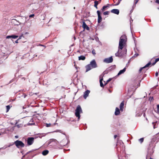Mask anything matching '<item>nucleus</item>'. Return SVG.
<instances>
[{
	"label": "nucleus",
	"mask_w": 159,
	"mask_h": 159,
	"mask_svg": "<svg viewBox=\"0 0 159 159\" xmlns=\"http://www.w3.org/2000/svg\"><path fill=\"white\" fill-rule=\"evenodd\" d=\"M97 14L98 16V23H100L102 21V18L101 16V11L99 10H98L97 11Z\"/></svg>",
	"instance_id": "423d86ee"
},
{
	"label": "nucleus",
	"mask_w": 159,
	"mask_h": 159,
	"mask_svg": "<svg viewBox=\"0 0 159 159\" xmlns=\"http://www.w3.org/2000/svg\"><path fill=\"white\" fill-rule=\"evenodd\" d=\"M94 3V7H96V9H98L97 6L99 3L98 2V1H95Z\"/></svg>",
	"instance_id": "5701e85b"
},
{
	"label": "nucleus",
	"mask_w": 159,
	"mask_h": 159,
	"mask_svg": "<svg viewBox=\"0 0 159 159\" xmlns=\"http://www.w3.org/2000/svg\"><path fill=\"white\" fill-rule=\"evenodd\" d=\"M126 69V68L125 67L123 70H120L117 75H119L123 73L125 71Z\"/></svg>",
	"instance_id": "a211bd4d"
},
{
	"label": "nucleus",
	"mask_w": 159,
	"mask_h": 159,
	"mask_svg": "<svg viewBox=\"0 0 159 159\" xmlns=\"http://www.w3.org/2000/svg\"><path fill=\"white\" fill-rule=\"evenodd\" d=\"M102 80H103L102 78L100 80V85L101 87H103L104 85L103 84L102 82Z\"/></svg>",
	"instance_id": "b1692460"
},
{
	"label": "nucleus",
	"mask_w": 159,
	"mask_h": 159,
	"mask_svg": "<svg viewBox=\"0 0 159 159\" xmlns=\"http://www.w3.org/2000/svg\"><path fill=\"white\" fill-rule=\"evenodd\" d=\"M90 65L89 64L85 66V68L86 69V72L88 71L92 68Z\"/></svg>",
	"instance_id": "f3484780"
},
{
	"label": "nucleus",
	"mask_w": 159,
	"mask_h": 159,
	"mask_svg": "<svg viewBox=\"0 0 159 159\" xmlns=\"http://www.w3.org/2000/svg\"><path fill=\"white\" fill-rule=\"evenodd\" d=\"M110 13L109 11H107L105 12H104L103 13V14L104 15H108Z\"/></svg>",
	"instance_id": "bb28decb"
},
{
	"label": "nucleus",
	"mask_w": 159,
	"mask_h": 159,
	"mask_svg": "<svg viewBox=\"0 0 159 159\" xmlns=\"http://www.w3.org/2000/svg\"><path fill=\"white\" fill-rule=\"evenodd\" d=\"M158 72H156V73H155V75L157 77L158 76Z\"/></svg>",
	"instance_id": "4c0bfd02"
},
{
	"label": "nucleus",
	"mask_w": 159,
	"mask_h": 159,
	"mask_svg": "<svg viewBox=\"0 0 159 159\" xmlns=\"http://www.w3.org/2000/svg\"><path fill=\"white\" fill-rule=\"evenodd\" d=\"M127 41V37L124 34L122 35L120 39L118 48L122 50L126 44Z\"/></svg>",
	"instance_id": "f257e3e1"
},
{
	"label": "nucleus",
	"mask_w": 159,
	"mask_h": 159,
	"mask_svg": "<svg viewBox=\"0 0 159 159\" xmlns=\"http://www.w3.org/2000/svg\"><path fill=\"white\" fill-rule=\"evenodd\" d=\"M112 6V4H107L106 5L102 7V8L101 9V11L102 12H103L104 11H105L106 10H107V8H109L110 6Z\"/></svg>",
	"instance_id": "9d476101"
},
{
	"label": "nucleus",
	"mask_w": 159,
	"mask_h": 159,
	"mask_svg": "<svg viewBox=\"0 0 159 159\" xmlns=\"http://www.w3.org/2000/svg\"><path fill=\"white\" fill-rule=\"evenodd\" d=\"M152 99H153V97H150L149 99V100L150 101H151Z\"/></svg>",
	"instance_id": "c9c22d12"
},
{
	"label": "nucleus",
	"mask_w": 159,
	"mask_h": 159,
	"mask_svg": "<svg viewBox=\"0 0 159 159\" xmlns=\"http://www.w3.org/2000/svg\"><path fill=\"white\" fill-rule=\"evenodd\" d=\"M154 129H155L158 127V123L157 121L152 123Z\"/></svg>",
	"instance_id": "6ab92c4d"
},
{
	"label": "nucleus",
	"mask_w": 159,
	"mask_h": 159,
	"mask_svg": "<svg viewBox=\"0 0 159 159\" xmlns=\"http://www.w3.org/2000/svg\"><path fill=\"white\" fill-rule=\"evenodd\" d=\"M1 135V134L0 133V135Z\"/></svg>",
	"instance_id": "6e6d98bb"
},
{
	"label": "nucleus",
	"mask_w": 159,
	"mask_h": 159,
	"mask_svg": "<svg viewBox=\"0 0 159 159\" xmlns=\"http://www.w3.org/2000/svg\"><path fill=\"white\" fill-rule=\"evenodd\" d=\"M113 61V59L112 56L106 58L103 60V62L106 63H110Z\"/></svg>",
	"instance_id": "6e6552de"
},
{
	"label": "nucleus",
	"mask_w": 159,
	"mask_h": 159,
	"mask_svg": "<svg viewBox=\"0 0 159 159\" xmlns=\"http://www.w3.org/2000/svg\"><path fill=\"white\" fill-rule=\"evenodd\" d=\"M158 9L159 10V8H158Z\"/></svg>",
	"instance_id": "4d7b16f0"
},
{
	"label": "nucleus",
	"mask_w": 159,
	"mask_h": 159,
	"mask_svg": "<svg viewBox=\"0 0 159 159\" xmlns=\"http://www.w3.org/2000/svg\"><path fill=\"white\" fill-rule=\"evenodd\" d=\"M22 38H24V37L23 36V34L19 36V38L18 39L19 40L21 39Z\"/></svg>",
	"instance_id": "7c9ffc66"
},
{
	"label": "nucleus",
	"mask_w": 159,
	"mask_h": 159,
	"mask_svg": "<svg viewBox=\"0 0 159 159\" xmlns=\"http://www.w3.org/2000/svg\"><path fill=\"white\" fill-rule=\"evenodd\" d=\"M111 80V79H109V80H108L109 82Z\"/></svg>",
	"instance_id": "49530a36"
},
{
	"label": "nucleus",
	"mask_w": 159,
	"mask_h": 159,
	"mask_svg": "<svg viewBox=\"0 0 159 159\" xmlns=\"http://www.w3.org/2000/svg\"><path fill=\"white\" fill-rule=\"evenodd\" d=\"M144 141V138H141L139 139V141L141 143H142Z\"/></svg>",
	"instance_id": "cd10ccee"
},
{
	"label": "nucleus",
	"mask_w": 159,
	"mask_h": 159,
	"mask_svg": "<svg viewBox=\"0 0 159 159\" xmlns=\"http://www.w3.org/2000/svg\"><path fill=\"white\" fill-rule=\"evenodd\" d=\"M149 159H153V158H151V157H150V158H149Z\"/></svg>",
	"instance_id": "3c124183"
},
{
	"label": "nucleus",
	"mask_w": 159,
	"mask_h": 159,
	"mask_svg": "<svg viewBox=\"0 0 159 159\" xmlns=\"http://www.w3.org/2000/svg\"><path fill=\"white\" fill-rule=\"evenodd\" d=\"M98 1L99 3H100L101 2V0H99Z\"/></svg>",
	"instance_id": "a18cd8bd"
},
{
	"label": "nucleus",
	"mask_w": 159,
	"mask_h": 159,
	"mask_svg": "<svg viewBox=\"0 0 159 159\" xmlns=\"http://www.w3.org/2000/svg\"><path fill=\"white\" fill-rule=\"evenodd\" d=\"M157 110L156 111V112L157 113H159V105L157 104Z\"/></svg>",
	"instance_id": "a878e982"
},
{
	"label": "nucleus",
	"mask_w": 159,
	"mask_h": 159,
	"mask_svg": "<svg viewBox=\"0 0 159 159\" xmlns=\"http://www.w3.org/2000/svg\"><path fill=\"white\" fill-rule=\"evenodd\" d=\"M135 0V4H136L138 2V1L139 0Z\"/></svg>",
	"instance_id": "ea45409f"
},
{
	"label": "nucleus",
	"mask_w": 159,
	"mask_h": 159,
	"mask_svg": "<svg viewBox=\"0 0 159 159\" xmlns=\"http://www.w3.org/2000/svg\"><path fill=\"white\" fill-rule=\"evenodd\" d=\"M109 91L110 93H111V90H109Z\"/></svg>",
	"instance_id": "8fccbe9b"
},
{
	"label": "nucleus",
	"mask_w": 159,
	"mask_h": 159,
	"mask_svg": "<svg viewBox=\"0 0 159 159\" xmlns=\"http://www.w3.org/2000/svg\"><path fill=\"white\" fill-rule=\"evenodd\" d=\"M89 65L91 66L92 68H95L97 67V65L95 60L92 61Z\"/></svg>",
	"instance_id": "0eeeda50"
},
{
	"label": "nucleus",
	"mask_w": 159,
	"mask_h": 159,
	"mask_svg": "<svg viewBox=\"0 0 159 159\" xmlns=\"http://www.w3.org/2000/svg\"><path fill=\"white\" fill-rule=\"evenodd\" d=\"M120 1H121V0H118L117 3H116V4H112V6H115L118 5L120 3Z\"/></svg>",
	"instance_id": "393cba45"
},
{
	"label": "nucleus",
	"mask_w": 159,
	"mask_h": 159,
	"mask_svg": "<svg viewBox=\"0 0 159 159\" xmlns=\"http://www.w3.org/2000/svg\"><path fill=\"white\" fill-rule=\"evenodd\" d=\"M159 139V136L158 135V134H157L156 135L154 136L152 139L151 142L149 144V148H152L153 147V143L156 141L157 142L158 141Z\"/></svg>",
	"instance_id": "7ed1b4c3"
},
{
	"label": "nucleus",
	"mask_w": 159,
	"mask_h": 159,
	"mask_svg": "<svg viewBox=\"0 0 159 159\" xmlns=\"http://www.w3.org/2000/svg\"><path fill=\"white\" fill-rule=\"evenodd\" d=\"M51 124L50 123L49 124H46V126L47 127H51Z\"/></svg>",
	"instance_id": "473e14b6"
},
{
	"label": "nucleus",
	"mask_w": 159,
	"mask_h": 159,
	"mask_svg": "<svg viewBox=\"0 0 159 159\" xmlns=\"http://www.w3.org/2000/svg\"><path fill=\"white\" fill-rule=\"evenodd\" d=\"M19 40L18 39H17L16 40L15 42L16 43H18V41Z\"/></svg>",
	"instance_id": "37998d69"
},
{
	"label": "nucleus",
	"mask_w": 159,
	"mask_h": 159,
	"mask_svg": "<svg viewBox=\"0 0 159 159\" xmlns=\"http://www.w3.org/2000/svg\"><path fill=\"white\" fill-rule=\"evenodd\" d=\"M18 37V36L16 35H8L7 36L6 38L7 39H9L10 38L15 39L17 38Z\"/></svg>",
	"instance_id": "2eb2a0df"
},
{
	"label": "nucleus",
	"mask_w": 159,
	"mask_h": 159,
	"mask_svg": "<svg viewBox=\"0 0 159 159\" xmlns=\"http://www.w3.org/2000/svg\"><path fill=\"white\" fill-rule=\"evenodd\" d=\"M151 65V62H149L145 66L141 68L139 70V73H140L142 71L143 72L145 73L148 69H145L146 68L148 67Z\"/></svg>",
	"instance_id": "39448f33"
},
{
	"label": "nucleus",
	"mask_w": 159,
	"mask_h": 159,
	"mask_svg": "<svg viewBox=\"0 0 159 159\" xmlns=\"http://www.w3.org/2000/svg\"><path fill=\"white\" fill-rule=\"evenodd\" d=\"M117 137V135H114V139L116 138Z\"/></svg>",
	"instance_id": "a19ab883"
},
{
	"label": "nucleus",
	"mask_w": 159,
	"mask_h": 159,
	"mask_svg": "<svg viewBox=\"0 0 159 159\" xmlns=\"http://www.w3.org/2000/svg\"><path fill=\"white\" fill-rule=\"evenodd\" d=\"M92 53L94 55H95L96 54L95 51L94 49H93L92 50Z\"/></svg>",
	"instance_id": "2f4dec72"
},
{
	"label": "nucleus",
	"mask_w": 159,
	"mask_h": 159,
	"mask_svg": "<svg viewBox=\"0 0 159 159\" xmlns=\"http://www.w3.org/2000/svg\"><path fill=\"white\" fill-rule=\"evenodd\" d=\"M146 159H148V157H147L146 158Z\"/></svg>",
	"instance_id": "5fc2aeb1"
},
{
	"label": "nucleus",
	"mask_w": 159,
	"mask_h": 159,
	"mask_svg": "<svg viewBox=\"0 0 159 159\" xmlns=\"http://www.w3.org/2000/svg\"><path fill=\"white\" fill-rule=\"evenodd\" d=\"M82 27L84 29V30L86 29L87 30H89V27L86 24V23L84 21L83 22Z\"/></svg>",
	"instance_id": "4468645a"
},
{
	"label": "nucleus",
	"mask_w": 159,
	"mask_h": 159,
	"mask_svg": "<svg viewBox=\"0 0 159 159\" xmlns=\"http://www.w3.org/2000/svg\"><path fill=\"white\" fill-rule=\"evenodd\" d=\"M82 109L79 105H78L75 110V115L76 116L78 117V120H79L80 118V114L82 113Z\"/></svg>",
	"instance_id": "f03ea898"
},
{
	"label": "nucleus",
	"mask_w": 159,
	"mask_h": 159,
	"mask_svg": "<svg viewBox=\"0 0 159 159\" xmlns=\"http://www.w3.org/2000/svg\"><path fill=\"white\" fill-rule=\"evenodd\" d=\"M49 151L48 150H45L43 151L42 153V154L44 156H45L48 154Z\"/></svg>",
	"instance_id": "4be33fe9"
},
{
	"label": "nucleus",
	"mask_w": 159,
	"mask_h": 159,
	"mask_svg": "<svg viewBox=\"0 0 159 159\" xmlns=\"http://www.w3.org/2000/svg\"><path fill=\"white\" fill-rule=\"evenodd\" d=\"M86 59L85 57L83 55L79 57V60H84Z\"/></svg>",
	"instance_id": "aec40b11"
},
{
	"label": "nucleus",
	"mask_w": 159,
	"mask_h": 159,
	"mask_svg": "<svg viewBox=\"0 0 159 159\" xmlns=\"http://www.w3.org/2000/svg\"><path fill=\"white\" fill-rule=\"evenodd\" d=\"M28 34V33H26L25 34Z\"/></svg>",
	"instance_id": "864d4df0"
},
{
	"label": "nucleus",
	"mask_w": 159,
	"mask_h": 159,
	"mask_svg": "<svg viewBox=\"0 0 159 159\" xmlns=\"http://www.w3.org/2000/svg\"><path fill=\"white\" fill-rule=\"evenodd\" d=\"M14 20L16 21V20H15V19Z\"/></svg>",
	"instance_id": "603ef678"
},
{
	"label": "nucleus",
	"mask_w": 159,
	"mask_h": 159,
	"mask_svg": "<svg viewBox=\"0 0 159 159\" xmlns=\"http://www.w3.org/2000/svg\"><path fill=\"white\" fill-rule=\"evenodd\" d=\"M90 93V91L89 90H87L84 93L83 95L84 98L85 99L87 97L89 96V95Z\"/></svg>",
	"instance_id": "9b49d317"
},
{
	"label": "nucleus",
	"mask_w": 159,
	"mask_h": 159,
	"mask_svg": "<svg viewBox=\"0 0 159 159\" xmlns=\"http://www.w3.org/2000/svg\"><path fill=\"white\" fill-rule=\"evenodd\" d=\"M114 3H115L116 2V1H115V0H114Z\"/></svg>",
	"instance_id": "09e8293b"
},
{
	"label": "nucleus",
	"mask_w": 159,
	"mask_h": 159,
	"mask_svg": "<svg viewBox=\"0 0 159 159\" xmlns=\"http://www.w3.org/2000/svg\"><path fill=\"white\" fill-rule=\"evenodd\" d=\"M125 104V101H123L120 103V110L121 111H123L124 109V107Z\"/></svg>",
	"instance_id": "f8f14e48"
},
{
	"label": "nucleus",
	"mask_w": 159,
	"mask_h": 159,
	"mask_svg": "<svg viewBox=\"0 0 159 159\" xmlns=\"http://www.w3.org/2000/svg\"><path fill=\"white\" fill-rule=\"evenodd\" d=\"M119 142H117V143L116 146L117 147V148H118L120 147H122L123 148V146H124V144L122 143H120V145H119Z\"/></svg>",
	"instance_id": "412c9836"
},
{
	"label": "nucleus",
	"mask_w": 159,
	"mask_h": 159,
	"mask_svg": "<svg viewBox=\"0 0 159 159\" xmlns=\"http://www.w3.org/2000/svg\"><path fill=\"white\" fill-rule=\"evenodd\" d=\"M109 82V81L107 80V81L105 83V84L104 85H106L107 84V83H108V82Z\"/></svg>",
	"instance_id": "c03bdc74"
},
{
	"label": "nucleus",
	"mask_w": 159,
	"mask_h": 159,
	"mask_svg": "<svg viewBox=\"0 0 159 159\" xmlns=\"http://www.w3.org/2000/svg\"><path fill=\"white\" fill-rule=\"evenodd\" d=\"M111 12L113 13L118 15L119 13V10L117 9H113L111 10Z\"/></svg>",
	"instance_id": "ddd939ff"
},
{
	"label": "nucleus",
	"mask_w": 159,
	"mask_h": 159,
	"mask_svg": "<svg viewBox=\"0 0 159 159\" xmlns=\"http://www.w3.org/2000/svg\"><path fill=\"white\" fill-rule=\"evenodd\" d=\"M22 79H24V80H25V78H24V77L22 78Z\"/></svg>",
	"instance_id": "de8ad7c7"
},
{
	"label": "nucleus",
	"mask_w": 159,
	"mask_h": 159,
	"mask_svg": "<svg viewBox=\"0 0 159 159\" xmlns=\"http://www.w3.org/2000/svg\"><path fill=\"white\" fill-rule=\"evenodd\" d=\"M155 61H156V62H157L158 61H159V58L156 59Z\"/></svg>",
	"instance_id": "f704fd0d"
},
{
	"label": "nucleus",
	"mask_w": 159,
	"mask_h": 159,
	"mask_svg": "<svg viewBox=\"0 0 159 159\" xmlns=\"http://www.w3.org/2000/svg\"><path fill=\"white\" fill-rule=\"evenodd\" d=\"M156 63H157V62H156V61H155V62H154L152 63V66L154 65Z\"/></svg>",
	"instance_id": "79ce46f5"
},
{
	"label": "nucleus",
	"mask_w": 159,
	"mask_h": 159,
	"mask_svg": "<svg viewBox=\"0 0 159 159\" xmlns=\"http://www.w3.org/2000/svg\"><path fill=\"white\" fill-rule=\"evenodd\" d=\"M34 139L33 137L28 138L27 140V143L28 145H32L34 142Z\"/></svg>",
	"instance_id": "1a4fd4ad"
},
{
	"label": "nucleus",
	"mask_w": 159,
	"mask_h": 159,
	"mask_svg": "<svg viewBox=\"0 0 159 159\" xmlns=\"http://www.w3.org/2000/svg\"><path fill=\"white\" fill-rule=\"evenodd\" d=\"M6 108H7V111L6 112H7L9 109H10V106L9 105H7L6 106Z\"/></svg>",
	"instance_id": "c85d7f7f"
},
{
	"label": "nucleus",
	"mask_w": 159,
	"mask_h": 159,
	"mask_svg": "<svg viewBox=\"0 0 159 159\" xmlns=\"http://www.w3.org/2000/svg\"><path fill=\"white\" fill-rule=\"evenodd\" d=\"M120 113V110L118 107L116 108L115 111V114L116 116L119 115Z\"/></svg>",
	"instance_id": "dca6fc26"
},
{
	"label": "nucleus",
	"mask_w": 159,
	"mask_h": 159,
	"mask_svg": "<svg viewBox=\"0 0 159 159\" xmlns=\"http://www.w3.org/2000/svg\"><path fill=\"white\" fill-rule=\"evenodd\" d=\"M139 55V54L138 53H136L134 54V57H136Z\"/></svg>",
	"instance_id": "e433bc0d"
},
{
	"label": "nucleus",
	"mask_w": 159,
	"mask_h": 159,
	"mask_svg": "<svg viewBox=\"0 0 159 159\" xmlns=\"http://www.w3.org/2000/svg\"><path fill=\"white\" fill-rule=\"evenodd\" d=\"M156 2L159 4V0H156Z\"/></svg>",
	"instance_id": "58836bf2"
},
{
	"label": "nucleus",
	"mask_w": 159,
	"mask_h": 159,
	"mask_svg": "<svg viewBox=\"0 0 159 159\" xmlns=\"http://www.w3.org/2000/svg\"><path fill=\"white\" fill-rule=\"evenodd\" d=\"M120 49H119V50L118 51L115 53V56L116 57H119V52Z\"/></svg>",
	"instance_id": "c756f323"
},
{
	"label": "nucleus",
	"mask_w": 159,
	"mask_h": 159,
	"mask_svg": "<svg viewBox=\"0 0 159 159\" xmlns=\"http://www.w3.org/2000/svg\"><path fill=\"white\" fill-rule=\"evenodd\" d=\"M34 16V14H32L31 15H30L29 16L30 17H33Z\"/></svg>",
	"instance_id": "72a5a7b5"
},
{
	"label": "nucleus",
	"mask_w": 159,
	"mask_h": 159,
	"mask_svg": "<svg viewBox=\"0 0 159 159\" xmlns=\"http://www.w3.org/2000/svg\"><path fill=\"white\" fill-rule=\"evenodd\" d=\"M14 144L16 147L18 148H23L25 146V144L23 142L18 140L15 141L14 143Z\"/></svg>",
	"instance_id": "20e7f679"
}]
</instances>
